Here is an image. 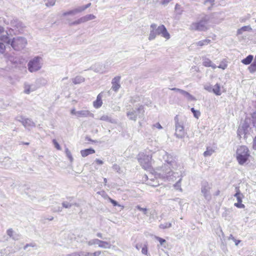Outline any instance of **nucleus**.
<instances>
[{"label": "nucleus", "instance_id": "23", "mask_svg": "<svg viewBox=\"0 0 256 256\" xmlns=\"http://www.w3.org/2000/svg\"><path fill=\"white\" fill-rule=\"evenodd\" d=\"M12 40L8 36V34L6 32L4 34H0V41H2L7 44H10Z\"/></svg>", "mask_w": 256, "mask_h": 256}, {"label": "nucleus", "instance_id": "17", "mask_svg": "<svg viewBox=\"0 0 256 256\" xmlns=\"http://www.w3.org/2000/svg\"><path fill=\"white\" fill-rule=\"evenodd\" d=\"M78 118L94 116V114L88 110H81L78 111Z\"/></svg>", "mask_w": 256, "mask_h": 256}, {"label": "nucleus", "instance_id": "42", "mask_svg": "<svg viewBox=\"0 0 256 256\" xmlns=\"http://www.w3.org/2000/svg\"><path fill=\"white\" fill-rule=\"evenodd\" d=\"M136 208H137L140 211L142 212V214L144 215H147L148 214V209L146 208H142L140 206L138 205L136 206Z\"/></svg>", "mask_w": 256, "mask_h": 256}, {"label": "nucleus", "instance_id": "25", "mask_svg": "<svg viewBox=\"0 0 256 256\" xmlns=\"http://www.w3.org/2000/svg\"><path fill=\"white\" fill-rule=\"evenodd\" d=\"M95 152L93 148H90L86 149L84 150H82L80 151V154L82 157H86L89 154H94Z\"/></svg>", "mask_w": 256, "mask_h": 256}, {"label": "nucleus", "instance_id": "38", "mask_svg": "<svg viewBox=\"0 0 256 256\" xmlns=\"http://www.w3.org/2000/svg\"><path fill=\"white\" fill-rule=\"evenodd\" d=\"M238 136L240 138L242 137V135L245 136L247 133L246 132V131L244 130L240 126L238 128Z\"/></svg>", "mask_w": 256, "mask_h": 256}, {"label": "nucleus", "instance_id": "2", "mask_svg": "<svg viewBox=\"0 0 256 256\" xmlns=\"http://www.w3.org/2000/svg\"><path fill=\"white\" fill-rule=\"evenodd\" d=\"M175 126V136L178 138L184 137L186 132L184 126L186 122L187 119L186 117L179 116L176 115L174 118Z\"/></svg>", "mask_w": 256, "mask_h": 256}, {"label": "nucleus", "instance_id": "52", "mask_svg": "<svg viewBox=\"0 0 256 256\" xmlns=\"http://www.w3.org/2000/svg\"><path fill=\"white\" fill-rule=\"evenodd\" d=\"M248 69L250 72L253 73L256 72V66H254L252 64H251L248 68Z\"/></svg>", "mask_w": 256, "mask_h": 256}, {"label": "nucleus", "instance_id": "3", "mask_svg": "<svg viewBox=\"0 0 256 256\" xmlns=\"http://www.w3.org/2000/svg\"><path fill=\"white\" fill-rule=\"evenodd\" d=\"M236 156L238 164L244 165L249 161L250 152L246 146H240L236 149Z\"/></svg>", "mask_w": 256, "mask_h": 256}, {"label": "nucleus", "instance_id": "15", "mask_svg": "<svg viewBox=\"0 0 256 256\" xmlns=\"http://www.w3.org/2000/svg\"><path fill=\"white\" fill-rule=\"evenodd\" d=\"M120 76H116L114 78L112 82V89L114 92H117L120 88Z\"/></svg>", "mask_w": 256, "mask_h": 256}, {"label": "nucleus", "instance_id": "55", "mask_svg": "<svg viewBox=\"0 0 256 256\" xmlns=\"http://www.w3.org/2000/svg\"><path fill=\"white\" fill-rule=\"evenodd\" d=\"M52 142H53L54 144V145L55 148L57 150H61V147L60 146V144H58V142H56V140H54V139L53 140Z\"/></svg>", "mask_w": 256, "mask_h": 256}, {"label": "nucleus", "instance_id": "47", "mask_svg": "<svg viewBox=\"0 0 256 256\" xmlns=\"http://www.w3.org/2000/svg\"><path fill=\"white\" fill-rule=\"evenodd\" d=\"M46 2V5L47 6H51L54 5L56 0H44Z\"/></svg>", "mask_w": 256, "mask_h": 256}, {"label": "nucleus", "instance_id": "37", "mask_svg": "<svg viewBox=\"0 0 256 256\" xmlns=\"http://www.w3.org/2000/svg\"><path fill=\"white\" fill-rule=\"evenodd\" d=\"M240 126L242 128L244 129V130L246 131V133H248V128L250 127L249 125H248V120H244V122L242 124V126Z\"/></svg>", "mask_w": 256, "mask_h": 256}, {"label": "nucleus", "instance_id": "9", "mask_svg": "<svg viewBox=\"0 0 256 256\" xmlns=\"http://www.w3.org/2000/svg\"><path fill=\"white\" fill-rule=\"evenodd\" d=\"M3 22L6 25H8L10 24L11 25L13 28H10V30H16L20 32L22 30L23 28H24V24L17 19L14 18L11 20L10 22L8 20L4 18Z\"/></svg>", "mask_w": 256, "mask_h": 256}, {"label": "nucleus", "instance_id": "26", "mask_svg": "<svg viewBox=\"0 0 256 256\" xmlns=\"http://www.w3.org/2000/svg\"><path fill=\"white\" fill-rule=\"evenodd\" d=\"M252 31V28L250 26H242L239 28L237 30V34L240 35L243 34L244 32H251Z\"/></svg>", "mask_w": 256, "mask_h": 256}, {"label": "nucleus", "instance_id": "29", "mask_svg": "<svg viewBox=\"0 0 256 256\" xmlns=\"http://www.w3.org/2000/svg\"><path fill=\"white\" fill-rule=\"evenodd\" d=\"M72 82L74 84H80L84 81V78L82 76H78L72 79Z\"/></svg>", "mask_w": 256, "mask_h": 256}, {"label": "nucleus", "instance_id": "59", "mask_svg": "<svg viewBox=\"0 0 256 256\" xmlns=\"http://www.w3.org/2000/svg\"><path fill=\"white\" fill-rule=\"evenodd\" d=\"M242 202H238L236 203H234V206L238 208H244V205L242 204Z\"/></svg>", "mask_w": 256, "mask_h": 256}, {"label": "nucleus", "instance_id": "49", "mask_svg": "<svg viewBox=\"0 0 256 256\" xmlns=\"http://www.w3.org/2000/svg\"><path fill=\"white\" fill-rule=\"evenodd\" d=\"M62 206L66 208H70L72 206V204H70L67 202H64L62 203Z\"/></svg>", "mask_w": 256, "mask_h": 256}, {"label": "nucleus", "instance_id": "32", "mask_svg": "<svg viewBox=\"0 0 256 256\" xmlns=\"http://www.w3.org/2000/svg\"><path fill=\"white\" fill-rule=\"evenodd\" d=\"M214 1L215 0H205L204 4L208 10H210L214 4Z\"/></svg>", "mask_w": 256, "mask_h": 256}, {"label": "nucleus", "instance_id": "39", "mask_svg": "<svg viewBox=\"0 0 256 256\" xmlns=\"http://www.w3.org/2000/svg\"><path fill=\"white\" fill-rule=\"evenodd\" d=\"M65 152H66V156L68 158V159L70 160V162H72L73 160H74L73 158H72V154H71L68 148H66Z\"/></svg>", "mask_w": 256, "mask_h": 256}, {"label": "nucleus", "instance_id": "14", "mask_svg": "<svg viewBox=\"0 0 256 256\" xmlns=\"http://www.w3.org/2000/svg\"><path fill=\"white\" fill-rule=\"evenodd\" d=\"M172 90L176 91L182 94L185 98H186L188 100H195L196 98L194 96L191 95L188 92L178 88H172L170 89Z\"/></svg>", "mask_w": 256, "mask_h": 256}, {"label": "nucleus", "instance_id": "35", "mask_svg": "<svg viewBox=\"0 0 256 256\" xmlns=\"http://www.w3.org/2000/svg\"><path fill=\"white\" fill-rule=\"evenodd\" d=\"M213 92L217 96H220L221 92L220 90V86L218 84H216L213 86Z\"/></svg>", "mask_w": 256, "mask_h": 256}, {"label": "nucleus", "instance_id": "11", "mask_svg": "<svg viewBox=\"0 0 256 256\" xmlns=\"http://www.w3.org/2000/svg\"><path fill=\"white\" fill-rule=\"evenodd\" d=\"M211 184L207 182H203L202 184L201 192L203 194L204 198L207 200L211 198L210 194V190L211 189Z\"/></svg>", "mask_w": 256, "mask_h": 256}, {"label": "nucleus", "instance_id": "51", "mask_svg": "<svg viewBox=\"0 0 256 256\" xmlns=\"http://www.w3.org/2000/svg\"><path fill=\"white\" fill-rule=\"evenodd\" d=\"M227 64L224 62H222L218 66L220 68L225 70L227 68Z\"/></svg>", "mask_w": 256, "mask_h": 256}, {"label": "nucleus", "instance_id": "36", "mask_svg": "<svg viewBox=\"0 0 256 256\" xmlns=\"http://www.w3.org/2000/svg\"><path fill=\"white\" fill-rule=\"evenodd\" d=\"M214 152V150L212 148H208L206 150L204 153V156L206 157L210 156Z\"/></svg>", "mask_w": 256, "mask_h": 256}, {"label": "nucleus", "instance_id": "48", "mask_svg": "<svg viewBox=\"0 0 256 256\" xmlns=\"http://www.w3.org/2000/svg\"><path fill=\"white\" fill-rule=\"evenodd\" d=\"M154 238L160 242V244L161 246L164 245V244L166 242V240L164 239H163L160 237L155 236Z\"/></svg>", "mask_w": 256, "mask_h": 256}, {"label": "nucleus", "instance_id": "6", "mask_svg": "<svg viewBox=\"0 0 256 256\" xmlns=\"http://www.w3.org/2000/svg\"><path fill=\"white\" fill-rule=\"evenodd\" d=\"M42 65V58L37 56L30 60L28 64V68L30 72H33L40 70Z\"/></svg>", "mask_w": 256, "mask_h": 256}, {"label": "nucleus", "instance_id": "58", "mask_svg": "<svg viewBox=\"0 0 256 256\" xmlns=\"http://www.w3.org/2000/svg\"><path fill=\"white\" fill-rule=\"evenodd\" d=\"M6 49V46L4 44L0 42V53L2 54L4 52Z\"/></svg>", "mask_w": 256, "mask_h": 256}, {"label": "nucleus", "instance_id": "33", "mask_svg": "<svg viewBox=\"0 0 256 256\" xmlns=\"http://www.w3.org/2000/svg\"><path fill=\"white\" fill-rule=\"evenodd\" d=\"M82 18V20L84 23L88 21L92 20L94 19L96 17L94 15L92 14H90L86 15Z\"/></svg>", "mask_w": 256, "mask_h": 256}, {"label": "nucleus", "instance_id": "28", "mask_svg": "<svg viewBox=\"0 0 256 256\" xmlns=\"http://www.w3.org/2000/svg\"><path fill=\"white\" fill-rule=\"evenodd\" d=\"M211 40L209 39H205L194 43L193 44L198 46H202L206 45H208L210 42Z\"/></svg>", "mask_w": 256, "mask_h": 256}, {"label": "nucleus", "instance_id": "34", "mask_svg": "<svg viewBox=\"0 0 256 256\" xmlns=\"http://www.w3.org/2000/svg\"><path fill=\"white\" fill-rule=\"evenodd\" d=\"M253 56L252 55H248L246 58L242 60V64H249L251 63L253 60Z\"/></svg>", "mask_w": 256, "mask_h": 256}, {"label": "nucleus", "instance_id": "18", "mask_svg": "<svg viewBox=\"0 0 256 256\" xmlns=\"http://www.w3.org/2000/svg\"><path fill=\"white\" fill-rule=\"evenodd\" d=\"M36 88L33 84H30L27 82L24 84V92L26 94H29L30 92L36 90Z\"/></svg>", "mask_w": 256, "mask_h": 256}, {"label": "nucleus", "instance_id": "53", "mask_svg": "<svg viewBox=\"0 0 256 256\" xmlns=\"http://www.w3.org/2000/svg\"><path fill=\"white\" fill-rule=\"evenodd\" d=\"M172 0H158L160 4L162 6H166Z\"/></svg>", "mask_w": 256, "mask_h": 256}, {"label": "nucleus", "instance_id": "61", "mask_svg": "<svg viewBox=\"0 0 256 256\" xmlns=\"http://www.w3.org/2000/svg\"><path fill=\"white\" fill-rule=\"evenodd\" d=\"M191 111L193 112L194 114V116L196 118H198V116H200V112H196L194 108H191Z\"/></svg>", "mask_w": 256, "mask_h": 256}, {"label": "nucleus", "instance_id": "24", "mask_svg": "<svg viewBox=\"0 0 256 256\" xmlns=\"http://www.w3.org/2000/svg\"><path fill=\"white\" fill-rule=\"evenodd\" d=\"M8 60L14 66H18L20 64V60H18V59L13 56H9L8 57Z\"/></svg>", "mask_w": 256, "mask_h": 256}, {"label": "nucleus", "instance_id": "40", "mask_svg": "<svg viewBox=\"0 0 256 256\" xmlns=\"http://www.w3.org/2000/svg\"><path fill=\"white\" fill-rule=\"evenodd\" d=\"M148 184L152 186H156L159 185V183L157 180H154L152 178H151L150 180L148 181Z\"/></svg>", "mask_w": 256, "mask_h": 256}, {"label": "nucleus", "instance_id": "30", "mask_svg": "<svg viewBox=\"0 0 256 256\" xmlns=\"http://www.w3.org/2000/svg\"><path fill=\"white\" fill-rule=\"evenodd\" d=\"M236 193L234 194V196L237 199L238 202H242V199L244 198V195L240 193L238 188H236Z\"/></svg>", "mask_w": 256, "mask_h": 256}, {"label": "nucleus", "instance_id": "27", "mask_svg": "<svg viewBox=\"0 0 256 256\" xmlns=\"http://www.w3.org/2000/svg\"><path fill=\"white\" fill-rule=\"evenodd\" d=\"M93 68L94 71L96 72L104 73L107 71L104 69V68L103 67L102 65L100 64L95 65Z\"/></svg>", "mask_w": 256, "mask_h": 256}, {"label": "nucleus", "instance_id": "45", "mask_svg": "<svg viewBox=\"0 0 256 256\" xmlns=\"http://www.w3.org/2000/svg\"><path fill=\"white\" fill-rule=\"evenodd\" d=\"M91 5L90 3H88L87 4L78 7V10L80 12H81L86 10L87 8H89Z\"/></svg>", "mask_w": 256, "mask_h": 256}, {"label": "nucleus", "instance_id": "10", "mask_svg": "<svg viewBox=\"0 0 256 256\" xmlns=\"http://www.w3.org/2000/svg\"><path fill=\"white\" fill-rule=\"evenodd\" d=\"M87 244L89 246L97 244L98 247L104 248H110L112 246L110 242L102 240L98 238H94L88 240L87 242Z\"/></svg>", "mask_w": 256, "mask_h": 256}, {"label": "nucleus", "instance_id": "62", "mask_svg": "<svg viewBox=\"0 0 256 256\" xmlns=\"http://www.w3.org/2000/svg\"><path fill=\"white\" fill-rule=\"evenodd\" d=\"M152 128H155L158 130H161L162 128V126L160 125V124L159 122H156V123L152 125Z\"/></svg>", "mask_w": 256, "mask_h": 256}, {"label": "nucleus", "instance_id": "5", "mask_svg": "<svg viewBox=\"0 0 256 256\" xmlns=\"http://www.w3.org/2000/svg\"><path fill=\"white\" fill-rule=\"evenodd\" d=\"M210 16H205L198 22L192 23L190 26V29L198 31H206L210 28L208 24Z\"/></svg>", "mask_w": 256, "mask_h": 256}, {"label": "nucleus", "instance_id": "1", "mask_svg": "<svg viewBox=\"0 0 256 256\" xmlns=\"http://www.w3.org/2000/svg\"><path fill=\"white\" fill-rule=\"evenodd\" d=\"M160 158H162L165 161L164 164L160 168V172L156 175L160 178L168 180H173V170H176L178 168L176 159L164 150H159L158 152Z\"/></svg>", "mask_w": 256, "mask_h": 256}, {"label": "nucleus", "instance_id": "7", "mask_svg": "<svg viewBox=\"0 0 256 256\" xmlns=\"http://www.w3.org/2000/svg\"><path fill=\"white\" fill-rule=\"evenodd\" d=\"M27 44V40L22 36L14 38L11 42L10 46L15 50H20L25 48Z\"/></svg>", "mask_w": 256, "mask_h": 256}, {"label": "nucleus", "instance_id": "60", "mask_svg": "<svg viewBox=\"0 0 256 256\" xmlns=\"http://www.w3.org/2000/svg\"><path fill=\"white\" fill-rule=\"evenodd\" d=\"M252 121L254 126L256 127V112H254L252 115Z\"/></svg>", "mask_w": 256, "mask_h": 256}, {"label": "nucleus", "instance_id": "16", "mask_svg": "<svg viewBox=\"0 0 256 256\" xmlns=\"http://www.w3.org/2000/svg\"><path fill=\"white\" fill-rule=\"evenodd\" d=\"M21 118L22 120H19V122H20L25 128L34 127L35 126L34 122L31 119L24 118Z\"/></svg>", "mask_w": 256, "mask_h": 256}, {"label": "nucleus", "instance_id": "20", "mask_svg": "<svg viewBox=\"0 0 256 256\" xmlns=\"http://www.w3.org/2000/svg\"><path fill=\"white\" fill-rule=\"evenodd\" d=\"M6 234L12 240H18L19 238V234L16 233L12 228L8 229L6 231Z\"/></svg>", "mask_w": 256, "mask_h": 256}, {"label": "nucleus", "instance_id": "54", "mask_svg": "<svg viewBox=\"0 0 256 256\" xmlns=\"http://www.w3.org/2000/svg\"><path fill=\"white\" fill-rule=\"evenodd\" d=\"M204 89L209 92H213V86L212 85H208L204 86Z\"/></svg>", "mask_w": 256, "mask_h": 256}, {"label": "nucleus", "instance_id": "21", "mask_svg": "<svg viewBox=\"0 0 256 256\" xmlns=\"http://www.w3.org/2000/svg\"><path fill=\"white\" fill-rule=\"evenodd\" d=\"M202 64L206 67H212L213 69H215L216 68V65L213 64L212 62L208 58H204L203 59Z\"/></svg>", "mask_w": 256, "mask_h": 256}, {"label": "nucleus", "instance_id": "4", "mask_svg": "<svg viewBox=\"0 0 256 256\" xmlns=\"http://www.w3.org/2000/svg\"><path fill=\"white\" fill-rule=\"evenodd\" d=\"M152 152L150 150H146L138 154V161L144 170L150 169L152 164Z\"/></svg>", "mask_w": 256, "mask_h": 256}, {"label": "nucleus", "instance_id": "50", "mask_svg": "<svg viewBox=\"0 0 256 256\" xmlns=\"http://www.w3.org/2000/svg\"><path fill=\"white\" fill-rule=\"evenodd\" d=\"M142 253L145 255H148V246L146 244H144L142 249Z\"/></svg>", "mask_w": 256, "mask_h": 256}, {"label": "nucleus", "instance_id": "31", "mask_svg": "<svg viewBox=\"0 0 256 256\" xmlns=\"http://www.w3.org/2000/svg\"><path fill=\"white\" fill-rule=\"evenodd\" d=\"M100 120L110 122V123L114 124L116 123V120L112 118L110 116L108 115H104L102 116Z\"/></svg>", "mask_w": 256, "mask_h": 256}, {"label": "nucleus", "instance_id": "41", "mask_svg": "<svg viewBox=\"0 0 256 256\" xmlns=\"http://www.w3.org/2000/svg\"><path fill=\"white\" fill-rule=\"evenodd\" d=\"M159 226L160 228L165 229L170 228L172 226V224L170 222H165L164 224H161Z\"/></svg>", "mask_w": 256, "mask_h": 256}, {"label": "nucleus", "instance_id": "12", "mask_svg": "<svg viewBox=\"0 0 256 256\" xmlns=\"http://www.w3.org/2000/svg\"><path fill=\"white\" fill-rule=\"evenodd\" d=\"M157 24H152L150 26V32L148 39L149 40H152L156 38L157 35H159L158 33Z\"/></svg>", "mask_w": 256, "mask_h": 256}, {"label": "nucleus", "instance_id": "43", "mask_svg": "<svg viewBox=\"0 0 256 256\" xmlns=\"http://www.w3.org/2000/svg\"><path fill=\"white\" fill-rule=\"evenodd\" d=\"M102 254L100 250L96 251L94 252H87V256H100Z\"/></svg>", "mask_w": 256, "mask_h": 256}, {"label": "nucleus", "instance_id": "13", "mask_svg": "<svg viewBox=\"0 0 256 256\" xmlns=\"http://www.w3.org/2000/svg\"><path fill=\"white\" fill-rule=\"evenodd\" d=\"M158 33L159 35L166 40H169L170 38V34L168 32L166 28L163 24H161L158 27Z\"/></svg>", "mask_w": 256, "mask_h": 256}, {"label": "nucleus", "instance_id": "64", "mask_svg": "<svg viewBox=\"0 0 256 256\" xmlns=\"http://www.w3.org/2000/svg\"><path fill=\"white\" fill-rule=\"evenodd\" d=\"M252 148L254 150H256V135L253 140Z\"/></svg>", "mask_w": 256, "mask_h": 256}, {"label": "nucleus", "instance_id": "19", "mask_svg": "<svg viewBox=\"0 0 256 256\" xmlns=\"http://www.w3.org/2000/svg\"><path fill=\"white\" fill-rule=\"evenodd\" d=\"M78 13H80V12L78 10V8H74L68 11L62 12L61 14V17H65L68 16H72Z\"/></svg>", "mask_w": 256, "mask_h": 256}, {"label": "nucleus", "instance_id": "22", "mask_svg": "<svg viewBox=\"0 0 256 256\" xmlns=\"http://www.w3.org/2000/svg\"><path fill=\"white\" fill-rule=\"evenodd\" d=\"M102 94H98V96H97L96 100L94 101L93 104L95 108H100L102 106Z\"/></svg>", "mask_w": 256, "mask_h": 256}, {"label": "nucleus", "instance_id": "8", "mask_svg": "<svg viewBox=\"0 0 256 256\" xmlns=\"http://www.w3.org/2000/svg\"><path fill=\"white\" fill-rule=\"evenodd\" d=\"M144 109L142 106H140L136 110L128 112L126 115L130 120L136 121L138 117L142 118L144 115Z\"/></svg>", "mask_w": 256, "mask_h": 256}, {"label": "nucleus", "instance_id": "46", "mask_svg": "<svg viewBox=\"0 0 256 256\" xmlns=\"http://www.w3.org/2000/svg\"><path fill=\"white\" fill-rule=\"evenodd\" d=\"M82 23H84V22H83L82 18H80L76 20H75L73 22H70V26L77 25V24H79Z\"/></svg>", "mask_w": 256, "mask_h": 256}, {"label": "nucleus", "instance_id": "44", "mask_svg": "<svg viewBox=\"0 0 256 256\" xmlns=\"http://www.w3.org/2000/svg\"><path fill=\"white\" fill-rule=\"evenodd\" d=\"M181 180H182V178H180L178 180V181L174 185V186L175 188V189H176L177 190H180V191L182 190V189L181 188V184H180Z\"/></svg>", "mask_w": 256, "mask_h": 256}, {"label": "nucleus", "instance_id": "57", "mask_svg": "<svg viewBox=\"0 0 256 256\" xmlns=\"http://www.w3.org/2000/svg\"><path fill=\"white\" fill-rule=\"evenodd\" d=\"M140 100V98L138 96H134L132 98L131 100H130V102L132 103H134V102H138V101Z\"/></svg>", "mask_w": 256, "mask_h": 256}, {"label": "nucleus", "instance_id": "63", "mask_svg": "<svg viewBox=\"0 0 256 256\" xmlns=\"http://www.w3.org/2000/svg\"><path fill=\"white\" fill-rule=\"evenodd\" d=\"M78 253V256H87V252L82 251Z\"/></svg>", "mask_w": 256, "mask_h": 256}, {"label": "nucleus", "instance_id": "56", "mask_svg": "<svg viewBox=\"0 0 256 256\" xmlns=\"http://www.w3.org/2000/svg\"><path fill=\"white\" fill-rule=\"evenodd\" d=\"M112 168L113 169L116 171L118 172H120V166H118V164H114L112 166Z\"/></svg>", "mask_w": 256, "mask_h": 256}]
</instances>
